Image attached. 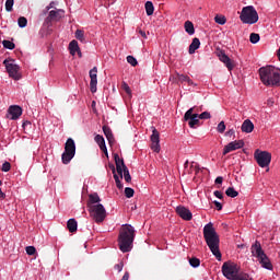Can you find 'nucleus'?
<instances>
[{
	"label": "nucleus",
	"instance_id": "nucleus-10",
	"mask_svg": "<svg viewBox=\"0 0 280 280\" xmlns=\"http://www.w3.org/2000/svg\"><path fill=\"white\" fill-rule=\"evenodd\" d=\"M238 272L240 269L237 268V265L233 262H224L222 266V273L229 280H235Z\"/></svg>",
	"mask_w": 280,
	"mask_h": 280
},
{
	"label": "nucleus",
	"instance_id": "nucleus-34",
	"mask_svg": "<svg viewBox=\"0 0 280 280\" xmlns=\"http://www.w3.org/2000/svg\"><path fill=\"white\" fill-rule=\"evenodd\" d=\"M2 45L4 47V49H14L16 47V45H14V43H12L11 40L4 39L2 42Z\"/></svg>",
	"mask_w": 280,
	"mask_h": 280
},
{
	"label": "nucleus",
	"instance_id": "nucleus-31",
	"mask_svg": "<svg viewBox=\"0 0 280 280\" xmlns=\"http://www.w3.org/2000/svg\"><path fill=\"white\" fill-rule=\"evenodd\" d=\"M74 36L77 38V40H80V43H84V31L82 30H77L74 33Z\"/></svg>",
	"mask_w": 280,
	"mask_h": 280
},
{
	"label": "nucleus",
	"instance_id": "nucleus-43",
	"mask_svg": "<svg viewBox=\"0 0 280 280\" xmlns=\"http://www.w3.org/2000/svg\"><path fill=\"white\" fill-rule=\"evenodd\" d=\"M217 130H218V132H220V135H222L224 132V130H226V125L224 124L223 120L221 122H219Z\"/></svg>",
	"mask_w": 280,
	"mask_h": 280
},
{
	"label": "nucleus",
	"instance_id": "nucleus-57",
	"mask_svg": "<svg viewBox=\"0 0 280 280\" xmlns=\"http://www.w3.org/2000/svg\"><path fill=\"white\" fill-rule=\"evenodd\" d=\"M187 84H189L190 86L194 85V81L188 77V80L186 81Z\"/></svg>",
	"mask_w": 280,
	"mask_h": 280
},
{
	"label": "nucleus",
	"instance_id": "nucleus-48",
	"mask_svg": "<svg viewBox=\"0 0 280 280\" xmlns=\"http://www.w3.org/2000/svg\"><path fill=\"white\" fill-rule=\"evenodd\" d=\"M213 194L215 198H219V200H222V198H224V195L220 190H215Z\"/></svg>",
	"mask_w": 280,
	"mask_h": 280
},
{
	"label": "nucleus",
	"instance_id": "nucleus-49",
	"mask_svg": "<svg viewBox=\"0 0 280 280\" xmlns=\"http://www.w3.org/2000/svg\"><path fill=\"white\" fill-rule=\"evenodd\" d=\"M115 270H117L118 272H121L124 270V264L122 262H119L117 265H115Z\"/></svg>",
	"mask_w": 280,
	"mask_h": 280
},
{
	"label": "nucleus",
	"instance_id": "nucleus-32",
	"mask_svg": "<svg viewBox=\"0 0 280 280\" xmlns=\"http://www.w3.org/2000/svg\"><path fill=\"white\" fill-rule=\"evenodd\" d=\"M214 22L218 23V25H225L226 18L224 15H215Z\"/></svg>",
	"mask_w": 280,
	"mask_h": 280
},
{
	"label": "nucleus",
	"instance_id": "nucleus-27",
	"mask_svg": "<svg viewBox=\"0 0 280 280\" xmlns=\"http://www.w3.org/2000/svg\"><path fill=\"white\" fill-rule=\"evenodd\" d=\"M67 226L70 233H75V231H78V221H75V219H69Z\"/></svg>",
	"mask_w": 280,
	"mask_h": 280
},
{
	"label": "nucleus",
	"instance_id": "nucleus-9",
	"mask_svg": "<svg viewBox=\"0 0 280 280\" xmlns=\"http://www.w3.org/2000/svg\"><path fill=\"white\" fill-rule=\"evenodd\" d=\"M3 65L7 69V72L9 73V77L13 80H21V67L14 62V60H8L5 59L3 61Z\"/></svg>",
	"mask_w": 280,
	"mask_h": 280
},
{
	"label": "nucleus",
	"instance_id": "nucleus-21",
	"mask_svg": "<svg viewBox=\"0 0 280 280\" xmlns=\"http://www.w3.org/2000/svg\"><path fill=\"white\" fill-rule=\"evenodd\" d=\"M69 51L71 56H75V54H78L79 58H82V51L80 50V46L78 45V40L75 39L70 42Z\"/></svg>",
	"mask_w": 280,
	"mask_h": 280
},
{
	"label": "nucleus",
	"instance_id": "nucleus-7",
	"mask_svg": "<svg viewBox=\"0 0 280 280\" xmlns=\"http://www.w3.org/2000/svg\"><path fill=\"white\" fill-rule=\"evenodd\" d=\"M73 156H75V141L72 138H69L66 141L65 151L61 155V161L63 165H69Z\"/></svg>",
	"mask_w": 280,
	"mask_h": 280
},
{
	"label": "nucleus",
	"instance_id": "nucleus-22",
	"mask_svg": "<svg viewBox=\"0 0 280 280\" xmlns=\"http://www.w3.org/2000/svg\"><path fill=\"white\" fill-rule=\"evenodd\" d=\"M103 132L109 143V145H114L115 144V136L113 135V130L110 129V127L108 126H103Z\"/></svg>",
	"mask_w": 280,
	"mask_h": 280
},
{
	"label": "nucleus",
	"instance_id": "nucleus-2",
	"mask_svg": "<svg viewBox=\"0 0 280 280\" xmlns=\"http://www.w3.org/2000/svg\"><path fill=\"white\" fill-rule=\"evenodd\" d=\"M135 242V228L130 224H124L118 234V246L121 253H130Z\"/></svg>",
	"mask_w": 280,
	"mask_h": 280
},
{
	"label": "nucleus",
	"instance_id": "nucleus-26",
	"mask_svg": "<svg viewBox=\"0 0 280 280\" xmlns=\"http://www.w3.org/2000/svg\"><path fill=\"white\" fill-rule=\"evenodd\" d=\"M184 27L185 32L189 34V36H194V34H196V28L194 27V23L191 21H186Z\"/></svg>",
	"mask_w": 280,
	"mask_h": 280
},
{
	"label": "nucleus",
	"instance_id": "nucleus-46",
	"mask_svg": "<svg viewBox=\"0 0 280 280\" xmlns=\"http://www.w3.org/2000/svg\"><path fill=\"white\" fill-rule=\"evenodd\" d=\"M26 254H28V255H35L36 254V247H34V246H27L26 247Z\"/></svg>",
	"mask_w": 280,
	"mask_h": 280
},
{
	"label": "nucleus",
	"instance_id": "nucleus-53",
	"mask_svg": "<svg viewBox=\"0 0 280 280\" xmlns=\"http://www.w3.org/2000/svg\"><path fill=\"white\" fill-rule=\"evenodd\" d=\"M51 8H54V2H50L49 5L46 7L44 14H47V11H49Z\"/></svg>",
	"mask_w": 280,
	"mask_h": 280
},
{
	"label": "nucleus",
	"instance_id": "nucleus-59",
	"mask_svg": "<svg viewBox=\"0 0 280 280\" xmlns=\"http://www.w3.org/2000/svg\"><path fill=\"white\" fill-rule=\"evenodd\" d=\"M0 198H5V192H3L2 190H1V188H0Z\"/></svg>",
	"mask_w": 280,
	"mask_h": 280
},
{
	"label": "nucleus",
	"instance_id": "nucleus-61",
	"mask_svg": "<svg viewBox=\"0 0 280 280\" xmlns=\"http://www.w3.org/2000/svg\"><path fill=\"white\" fill-rule=\"evenodd\" d=\"M92 106H95V101L92 103Z\"/></svg>",
	"mask_w": 280,
	"mask_h": 280
},
{
	"label": "nucleus",
	"instance_id": "nucleus-13",
	"mask_svg": "<svg viewBox=\"0 0 280 280\" xmlns=\"http://www.w3.org/2000/svg\"><path fill=\"white\" fill-rule=\"evenodd\" d=\"M244 148V140H235L230 142L223 149V155L226 156L230 152H235V150H242Z\"/></svg>",
	"mask_w": 280,
	"mask_h": 280
},
{
	"label": "nucleus",
	"instance_id": "nucleus-11",
	"mask_svg": "<svg viewBox=\"0 0 280 280\" xmlns=\"http://www.w3.org/2000/svg\"><path fill=\"white\" fill-rule=\"evenodd\" d=\"M184 120L188 121L189 128H196L200 124V118L198 114H194V107L189 108L185 115Z\"/></svg>",
	"mask_w": 280,
	"mask_h": 280
},
{
	"label": "nucleus",
	"instance_id": "nucleus-5",
	"mask_svg": "<svg viewBox=\"0 0 280 280\" xmlns=\"http://www.w3.org/2000/svg\"><path fill=\"white\" fill-rule=\"evenodd\" d=\"M240 19L242 23H245L246 25H255V23L259 21V14L255 7L247 5L242 9Z\"/></svg>",
	"mask_w": 280,
	"mask_h": 280
},
{
	"label": "nucleus",
	"instance_id": "nucleus-23",
	"mask_svg": "<svg viewBox=\"0 0 280 280\" xmlns=\"http://www.w3.org/2000/svg\"><path fill=\"white\" fill-rule=\"evenodd\" d=\"M100 202H102V199L100 198V195H97V192L89 195L88 208L101 205Z\"/></svg>",
	"mask_w": 280,
	"mask_h": 280
},
{
	"label": "nucleus",
	"instance_id": "nucleus-14",
	"mask_svg": "<svg viewBox=\"0 0 280 280\" xmlns=\"http://www.w3.org/2000/svg\"><path fill=\"white\" fill-rule=\"evenodd\" d=\"M151 150H153V152H161V139H160V135H159V130H156V128H153L152 130V135H151Z\"/></svg>",
	"mask_w": 280,
	"mask_h": 280
},
{
	"label": "nucleus",
	"instance_id": "nucleus-25",
	"mask_svg": "<svg viewBox=\"0 0 280 280\" xmlns=\"http://www.w3.org/2000/svg\"><path fill=\"white\" fill-rule=\"evenodd\" d=\"M197 49H200V39L198 37H195L189 45L188 54H196Z\"/></svg>",
	"mask_w": 280,
	"mask_h": 280
},
{
	"label": "nucleus",
	"instance_id": "nucleus-30",
	"mask_svg": "<svg viewBox=\"0 0 280 280\" xmlns=\"http://www.w3.org/2000/svg\"><path fill=\"white\" fill-rule=\"evenodd\" d=\"M235 280H253V278L250 277V275H248L246 272H238L236 275Z\"/></svg>",
	"mask_w": 280,
	"mask_h": 280
},
{
	"label": "nucleus",
	"instance_id": "nucleus-63",
	"mask_svg": "<svg viewBox=\"0 0 280 280\" xmlns=\"http://www.w3.org/2000/svg\"><path fill=\"white\" fill-rule=\"evenodd\" d=\"M196 170H197V172H199V171H200V168H198V167H196Z\"/></svg>",
	"mask_w": 280,
	"mask_h": 280
},
{
	"label": "nucleus",
	"instance_id": "nucleus-4",
	"mask_svg": "<svg viewBox=\"0 0 280 280\" xmlns=\"http://www.w3.org/2000/svg\"><path fill=\"white\" fill-rule=\"evenodd\" d=\"M252 257H256L258 264H260L261 268H265V270H272V262L270 261V258L268 255H266V252H264V248H261V243L259 241H255V243L250 247Z\"/></svg>",
	"mask_w": 280,
	"mask_h": 280
},
{
	"label": "nucleus",
	"instance_id": "nucleus-16",
	"mask_svg": "<svg viewBox=\"0 0 280 280\" xmlns=\"http://www.w3.org/2000/svg\"><path fill=\"white\" fill-rule=\"evenodd\" d=\"M90 91L91 93H97V67L90 70Z\"/></svg>",
	"mask_w": 280,
	"mask_h": 280
},
{
	"label": "nucleus",
	"instance_id": "nucleus-37",
	"mask_svg": "<svg viewBox=\"0 0 280 280\" xmlns=\"http://www.w3.org/2000/svg\"><path fill=\"white\" fill-rule=\"evenodd\" d=\"M12 8H14V0H7L5 1V11L12 12Z\"/></svg>",
	"mask_w": 280,
	"mask_h": 280
},
{
	"label": "nucleus",
	"instance_id": "nucleus-50",
	"mask_svg": "<svg viewBox=\"0 0 280 280\" xmlns=\"http://www.w3.org/2000/svg\"><path fill=\"white\" fill-rule=\"evenodd\" d=\"M213 205L215 206L217 211H222V205L220 203V201L214 200Z\"/></svg>",
	"mask_w": 280,
	"mask_h": 280
},
{
	"label": "nucleus",
	"instance_id": "nucleus-1",
	"mask_svg": "<svg viewBox=\"0 0 280 280\" xmlns=\"http://www.w3.org/2000/svg\"><path fill=\"white\" fill-rule=\"evenodd\" d=\"M203 240L215 259L221 261L222 253H220V235H218L215 228H213V223L209 222L203 226Z\"/></svg>",
	"mask_w": 280,
	"mask_h": 280
},
{
	"label": "nucleus",
	"instance_id": "nucleus-8",
	"mask_svg": "<svg viewBox=\"0 0 280 280\" xmlns=\"http://www.w3.org/2000/svg\"><path fill=\"white\" fill-rule=\"evenodd\" d=\"M254 159L259 167H268L272 161V154H270L268 151H260L257 149L254 153Z\"/></svg>",
	"mask_w": 280,
	"mask_h": 280
},
{
	"label": "nucleus",
	"instance_id": "nucleus-15",
	"mask_svg": "<svg viewBox=\"0 0 280 280\" xmlns=\"http://www.w3.org/2000/svg\"><path fill=\"white\" fill-rule=\"evenodd\" d=\"M114 161L116 163V172L119 174L120 178H124V172H126V163H124V159L119 158V154L115 153L114 154Z\"/></svg>",
	"mask_w": 280,
	"mask_h": 280
},
{
	"label": "nucleus",
	"instance_id": "nucleus-19",
	"mask_svg": "<svg viewBox=\"0 0 280 280\" xmlns=\"http://www.w3.org/2000/svg\"><path fill=\"white\" fill-rule=\"evenodd\" d=\"M176 213L177 215H179V218H182V220H186L187 222H189V220L194 218V215L191 214V211L183 206H178L176 208Z\"/></svg>",
	"mask_w": 280,
	"mask_h": 280
},
{
	"label": "nucleus",
	"instance_id": "nucleus-42",
	"mask_svg": "<svg viewBox=\"0 0 280 280\" xmlns=\"http://www.w3.org/2000/svg\"><path fill=\"white\" fill-rule=\"evenodd\" d=\"M121 89L127 93V95H132V90H130V85H128V83L122 82Z\"/></svg>",
	"mask_w": 280,
	"mask_h": 280
},
{
	"label": "nucleus",
	"instance_id": "nucleus-44",
	"mask_svg": "<svg viewBox=\"0 0 280 280\" xmlns=\"http://www.w3.org/2000/svg\"><path fill=\"white\" fill-rule=\"evenodd\" d=\"M199 119H211V113L203 112L201 114H198Z\"/></svg>",
	"mask_w": 280,
	"mask_h": 280
},
{
	"label": "nucleus",
	"instance_id": "nucleus-64",
	"mask_svg": "<svg viewBox=\"0 0 280 280\" xmlns=\"http://www.w3.org/2000/svg\"><path fill=\"white\" fill-rule=\"evenodd\" d=\"M2 184H3V183L0 180V187H1Z\"/></svg>",
	"mask_w": 280,
	"mask_h": 280
},
{
	"label": "nucleus",
	"instance_id": "nucleus-33",
	"mask_svg": "<svg viewBox=\"0 0 280 280\" xmlns=\"http://www.w3.org/2000/svg\"><path fill=\"white\" fill-rule=\"evenodd\" d=\"M259 39H260V37H259V34H257V33H252V34L249 35V42H250L253 45H257V43H259Z\"/></svg>",
	"mask_w": 280,
	"mask_h": 280
},
{
	"label": "nucleus",
	"instance_id": "nucleus-60",
	"mask_svg": "<svg viewBox=\"0 0 280 280\" xmlns=\"http://www.w3.org/2000/svg\"><path fill=\"white\" fill-rule=\"evenodd\" d=\"M189 165V161L187 160L184 164V167H187Z\"/></svg>",
	"mask_w": 280,
	"mask_h": 280
},
{
	"label": "nucleus",
	"instance_id": "nucleus-56",
	"mask_svg": "<svg viewBox=\"0 0 280 280\" xmlns=\"http://www.w3.org/2000/svg\"><path fill=\"white\" fill-rule=\"evenodd\" d=\"M139 34H140V36H142V38H148V35L142 30L139 31Z\"/></svg>",
	"mask_w": 280,
	"mask_h": 280
},
{
	"label": "nucleus",
	"instance_id": "nucleus-3",
	"mask_svg": "<svg viewBox=\"0 0 280 280\" xmlns=\"http://www.w3.org/2000/svg\"><path fill=\"white\" fill-rule=\"evenodd\" d=\"M259 75L261 82L266 86H279L280 85V69L273 66H267L259 69Z\"/></svg>",
	"mask_w": 280,
	"mask_h": 280
},
{
	"label": "nucleus",
	"instance_id": "nucleus-36",
	"mask_svg": "<svg viewBox=\"0 0 280 280\" xmlns=\"http://www.w3.org/2000/svg\"><path fill=\"white\" fill-rule=\"evenodd\" d=\"M189 265L191 266V268H198V266H200V259L194 257L189 259Z\"/></svg>",
	"mask_w": 280,
	"mask_h": 280
},
{
	"label": "nucleus",
	"instance_id": "nucleus-54",
	"mask_svg": "<svg viewBox=\"0 0 280 280\" xmlns=\"http://www.w3.org/2000/svg\"><path fill=\"white\" fill-rule=\"evenodd\" d=\"M228 137H233V135H235V130L234 129H230L229 131H226L225 133Z\"/></svg>",
	"mask_w": 280,
	"mask_h": 280
},
{
	"label": "nucleus",
	"instance_id": "nucleus-29",
	"mask_svg": "<svg viewBox=\"0 0 280 280\" xmlns=\"http://www.w3.org/2000/svg\"><path fill=\"white\" fill-rule=\"evenodd\" d=\"M225 195H226L229 198H237V196H240V192H237V190H235V188L229 187V188L225 190Z\"/></svg>",
	"mask_w": 280,
	"mask_h": 280
},
{
	"label": "nucleus",
	"instance_id": "nucleus-6",
	"mask_svg": "<svg viewBox=\"0 0 280 280\" xmlns=\"http://www.w3.org/2000/svg\"><path fill=\"white\" fill-rule=\"evenodd\" d=\"M88 211L92 220H94V222H96L97 224L106 220V208H104V205L102 203H97L96 206H90L88 208Z\"/></svg>",
	"mask_w": 280,
	"mask_h": 280
},
{
	"label": "nucleus",
	"instance_id": "nucleus-18",
	"mask_svg": "<svg viewBox=\"0 0 280 280\" xmlns=\"http://www.w3.org/2000/svg\"><path fill=\"white\" fill-rule=\"evenodd\" d=\"M219 60L221 62H223V65H225L226 69L229 71H233V69H235V66L233 65V61L231 60V58L226 55L225 51H220L219 52Z\"/></svg>",
	"mask_w": 280,
	"mask_h": 280
},
{
	"label": "nucleus",
	"instance_id": "nucleus-12",
	"mask_svg": "<svg viewBox=\"0 0 280 280\" xmlns=\"http://www.w3.org/2000/svg\"><path fill=\"white\" fill-rule=\"evenodd\" d=\"M62 16H65V10L62 9L51 10L49 11L48 16L46 18L45 23L49 25V23L54 21H60Z\"/></svg>",
	"mask_w": 280,
	"mask_h": 280
},
{
	"label": "nucleus",
	"instance_id": "nucleus-40",
	"mask_svg": "<svg viewBox=\"0 0 280 280\" xmlns=\"http://www.w3.org/2000/svg\"><path fill=\"white\" fill-rule=\"evenodd\" d=\"M127 62L131 65V67H137L138 65L137 58L133 56H127Z\"/></svg>",
	"mask_w": 280,
	"mask_h": 280
},
{
	"label": "nucleus",
	"instance_id": "nucleus-38",
	"mask_svg": "<svg viewBox=\"0 0 280 280\" xmlns=\"http://www.w3.org/2000/svg\"><path fill=\"white\" fill-rule=\"evenodd\" d=\"M122 174L126 183H130L132 180V176H130V171H128V168H125V171H122Z\"/></svg>",
	"mask_w": 280,
	"mask_h": 280
},
{
	"label": "nucleus",
	"instance_id": "nucleus-47",
	"mask_svg": "<svg viewBox=\"0 0 280 280\" xmlns=\"http://www.w3.org/2000/svg\"><path fill=\"white\" fill-rule=\"evenodd\" d=\"M188 78L189 77L185 74H177V80H179V82H187Z\"/></svg>",
	"mask_w": 280,
	"mask_h": 280
},
{
	"label": "nucleus",
	"instance_id": "nucleus-52",
	"mask_svg": "<svg viewBox=\"0 0 280 280\" xmlns=\"http://www.w3.org/2000/svg\"><path fill=\"white\" fill-rule=\"evenodd\" d=\"M129 279H130V273L126 271L120 280H129Z\"/></svg>",
	"mask_w": 280,
	"mask_h": 280
},
{
	"label": "nucleus",
	"instance_id": "nucleus-20",
	"mask_svg": "<svg viewBox=\"0 0 280 280\" xmlns=\"http://www.w3.org/2000/svg\"><path fill=\"white\" fill-rule=\"evenodd\" d=\"M94 141H96L98 148L102 150V152H104L105 156H108V149L106 148V140H104V137L96 135Z\"/></svg>",
	"mask_w": 280,
	"mask_h": 280
},
{
	"label": "nucleus",
	"instance_id": "nucleus-58",
	"mask_svg": "<svg viewBox=\"0 0 280 280\" xmlns=\"http://www.w3.org/2000/svg\"><path fill=\"white\" fill-rule=\"evenodd\" d=\"M109 167H110V170H112V172H113L114 175L117 174V173H116V170H115V165L112 164V165H109Z\"/></svg>",
	"mask_w": 280,
	"mask_h": 280
},
{
	"label": "nucleus",
	"instance_id": "nucleus-41",
	"mask_svg": "<svg viewBox=\"0 0 280 280\" xmlns=\"http://www.w3.org/2000/svg\"><path fill=\"white\" fill-rule=\"evenodd\" d=\"M125 196H126V198H132V196H135V189H132L130 187H126L125 188Z\"/></svg>",
	"mask_w": 280,
	"mask_h": 280
},
{
	"label": "nucleus",
	"instance_id": "nucleus-17",
	"mask_svg": "<svg viewBox=\"0 0 280 280\" xmlns=\"http://www.w3.org/2000/svg\"><path fill=\"white\" fill-rule=\"evenodd\" d=\"M8 113H9V116H8L9 119L16 120L19 119V117L23 115V108H21V106H18V105H12L9 107Z\"/></svg>",
	"mask_w": 280,
	"mask_h": 280
},
{
	"label": "nucleus",
	"instance_id": "nucleus-62",
	"mask_svg": "<svg viewBox=\"0 0 280 280\" xmlns=\"http://www.w3.org/2000/svg\"><path fill=\"white\" fill-rule=\"evenodd\" d=\"M92 106H95V101L92 103Z\"/></svg>",
	"mask_w": 280,
	"mask_h": 280
},
{
	"label": "nucleus",
	"instance_id": "nucleus-35",
	"mask_svg": "<svg viewBox=\"0 0 280 280\" xmlns=\"http://www.w3.org/2000/svg\"><path fill=\"white\" fill-rule=\"evenodd\" d=\"M19 27H27V19L25 16H21L18 20Z\"/></svg>",
	"mask_w": 280,
	"mask_h": 280
},
{
	"label": "nucleus",
	"instance_id": "nucleus-51",
	"mask_svg": "<svg viewBox=\"0 0 280 280\" xmlns=\"http://www.w3.org/2000/svg\"><path fill=\"white\" fill-rule=\"evenodd\" d=\"M223 180H224V178L222 176H219L215 178L214 183H215V185H222Z\"/></svg>",
	"mask_w": 280,
	"mask_h": 280
},
{
	"label": "nucleus",
	"instance_id": "nucleus-28",
	"mask_svg": "<svg viewBox=\"0 0 280 280\" xmlns=\"http://www.w3.org/2000/svg\"><path fill=\"white\" fill-rule=\"evenodd\" d=\"M147 16H152L154 14V4L152 1H147L144 4Z\"/></svg>",
	"mask_w": 280,
	"mask_h": 280
},
{
	"label": "nucleus",
	"instance_id": "nucleus-55",
	"mask_svg": "<svg viewBox=\"0 0 280 280\" xmlns=\"http://www.w3.org/2000/svg\"><path fill=\"white\" fill-rule=\"evenodd\" d=\"M267 106H275V100L273 98H269L267 101Z\"/></svg>",
	"mask_w": 280,
	"mask_h": 280
},
{
	"label": "nucleus",
	"instance_id": "nucleus-24",
	"mask_svg": "<svg viewBox=\"0 0 280 280\" xmlns=\"http://www.w3.org/2000/svg\"><path fill=\"white\" fill-rule=\"evenodd\" d=\"M242 132L250 133L253 130H255V125L250 119H246L243 121L242 127H241Z\"/></svg>",
	"mask_w": 280,
	"mask_h": 280
},
{
	"label": "nucleus",
	"instance_id": "nucleus-39",
	"mask_svg": "<svg viewBox=\"0 0 280 280\" xmlns=\"http://www.w3.org/2000/svg\"><path fill=\"white\" fill-rule=\"evenodd\" d=\"M114 179H115V183H116V187L118 189H124V184H121V179H119V175L114 174Z\"/></svg>",
	"mask_w": 280,
	"mask_h": 280
},
{
	"label": "nucleus",
	"instance_id": "nucleus-45",
	"mask_svg": "<svg viewBox=\"0 0 280 280\" xmlns=\"http://www.w3.org/2000/svg\"><path fill=\"white\" fill-rule=\"evenodd\" d=\"M2 172H10V170H12V165L10 164V162H4L2 164Z\"/></svg>",
	"mask_w": 280,
	"mask_h": 280
}]
</instances>
